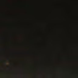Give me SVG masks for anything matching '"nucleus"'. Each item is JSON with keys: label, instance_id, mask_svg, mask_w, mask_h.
I'll return each instance as SVG.
<instances>
[{"label": "nucleus", "instance_id": "f257e3e1", "mask_svg": "<svg viewBox=\"0 0 78 78\" xmlns=\"http://www.w3.org/2000/svg\"><path fill=\"white\" fill-rule=\"evenodd\" d=\"M5 64H6V63H5Z\"/></svg>", "mask_w": 78, "mask_h": 78}]
</instances>
